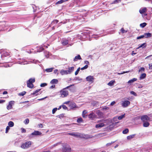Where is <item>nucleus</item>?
Segmentation results:
<instances>
[{
    "label": "nucleus",
    "instance_id": "obj_1",
    "mask_svg": "<svg viewBox=\"0 0 152 152\" xmlns=\"http://www.w3.org/2000/svg\"><path fill=\"white\" fill-rule=\"evenodd\" d=\"M72 85H70L66 87V88H64L63 90L60 91V95L62 97H64L67 96L69 94L68 91L66 90V89L68 88L70 86H72Z\"/></svg>",
    "mask_w": 152,
    "mask_h": 152
},
{
    "label": "nucleus",
    "instance_id": "obj_2",
    "mask_svg": "<svg viewBox=\"0 0 152 152\" xmlns=\"http://www.w3.org/2000/svg\"><path fill=\"white\" fill-rule=\"evenodd\" d=\"M32 143L30 141H27L22 144L21 147L24 149H26L30 147Z\"/></svg>",
    "mask_w": 152,
    "mask_h": 152
},
{
    "label": "nucleus",
    "instance_id": "obj_3",
    "mask_svg": "<svg viewBox=\"0 0 152 152\" xmlns=\"http://www.w3.org/2000/svg\"><path fill=\"white\" fill-rule=\"evenodd\" d=\"M35 79L31 78L27 82V87L32 88H33L34 85L33 83L35 82Z\"/></svg>",
    "mask_w": 152,
    "mask_h": 152
},
{
    "label": "nucleus",
    "instance_id": "obj_4",
    "mask_svg": "<svg viewBox=\"0 0 152 152\" xmlns=\"http://www.w3.org/2000/svg\"><path fill=\"white\" fill-rule=\"evenodd\" d=\"M130 104V102L129 101L125 100L122 102V106L124 107H127Z\"/></svg>",
    "mask_w": 152,
    "mask_h": 152
},
{
    "label": "nucleus",
    "instance_id": "obj_5",
    "mask_svg": "<svg viewBox=\"0 0 152 152\" xmlns=\"http://www.w3.org/2000/svg\"><path fill=\"white\" fill-rule=\"evenodd\" d=\"M141 120L143 122L149 121L150 119V118L147 115H143L140 118Z\"/></svg>",
    "mask_w": 152,
    "mask_h": 152
},
{
    "label": "nucleus",
    "instance_id": "obj_6",
    "mask_svg": "<svg viewBox=\"0 0 152 152\" xmlns=\"http://www.w3.org/2000/svg\"><path fill=\"white\" fill-rule=\"evenodd\" d=\"M15 102L13 101H10L8 105L7 106V108L8 110H10L12 108V106L14 104Z\"/></svg>",
    "mask_w": 152,
    "mask_h": 152
},
{
    "label": "nucleus",
    "instance_id": "obj_7",
    "mask_svg": "<svg viewBox=\"0 0 152 152\" xmlns=\"http://www.w3.org/2000/svg\"><path fill=\"white\" fill-rule=\"evenodd\" d=\"M41 134V133L40 132H39L38 131H35L34 132H32L31 134V135H34V136H36L37 135H39Z\"/></svg>",
    "mask_w": 152,
    "mask_h": 152
},
{
    "label": "nucleus",
    "instance_id": "obj_8",
    "mask_svg": "<svg viewBox=\"0 0 152 152\" xmlns=\"http://www.w3.org/2000/svg\"><path fill=\"white\" fill-rule=\"evenodd\" d=\"M86 80L89 82H93L94 80L93 77V76H89L86 78Z\"/></svg>",
    "mask_w": 152,
    "mask_h": 152
},
{
    "label": "nucleus",
    "instance_id": "obj_9",
    "mask_svg": "<svg viewBox=\"0 0 152 152\" xmlns=\"http://www.w3.org/2000/svg\"><path fill=\"white\" fill-rule=\"evenodd\" d=\"M68 134L72 136H74L75 137H79L80 136V134L78 133H76L75 132H73L71 133H68Z\"/></svg>",
    "mask_w": 152,
    "mask_h": 152
},
{
    "label": "nucleus",
    "instance_id": "obj_10",
    "mask_svg": "<svg viewBox=\"0 0 152 152\" xmlns=\"http://www.w3.org/2000/svg\"><path fill=\"white\" fill-rule=\"evenodd\" d=\"M147 10V8L145 7H144L140 9L139 12L140 14H142L143 13L146 12Z\"/></svg>",
    "mask_w": 152,
    "mask_h": 152
},
{
    "label": "nucleus",
    "instance_id": "obj_11",
    "mask_svg": "<svg viewBox=\"0 0 152 152\" xmlns=\"http://www.w3.org/2000/svg\"><path fill=\"white\" fill-rule=\"evenodd\" d=\"M67 70H65L64 69H62L60 71V73L61 75H67L68 74Z\"/></svg>",
    "mask_w": 152,
    "mask_h": 152
},
{
    "label": "nucleus",
    "instance_id": "obj_12",
    "mask_svg": "<svg viewBox=\"0 0 152 152\" xmlns=\"http://www.w3.org/2000/svg\"><path fill=\"white\" fill-rule=\"evenodd\" d=\"M96 117V115L93 113H90L88 115L89 118L90 119H93L95 118Z\"/></svg>",
    "mask_w": 152,
    "mask_h": 152
},
{
    "label": "nucleus",
    "instance_id": "obj_13",
    "mask_svg": "<svg viewBox=\"0 0 152 152\" xmlns=\"http://www.w3.org/2000/svg\"><path fill=\"white\" fill-rule=\"evenodd\" d=\"M74 67H69L68 68V70L67 71L68 74H70L72 71L74 70Z\"/></svg>",
    "mask_w": 152,
    "mask_h": 152
},
{
    "label": "nucleus",
    "instance_id": "obj_14",
    "mask_svg": "<svg viewBox=\"0 0 152 152\" xmlns=\"http://www.w3.org/2000/svg\"><path fill=\"white\" fill-rule=\"evenodd\" d=\"M104 124L103 123H100L99 124H96V125L95 127L96 128H101V127H103V126H104Z\"/></svg>",
    "mask_w": 152,
    "mask_h": 152
},
{
    "label": "nucleus",
    "instance_id": "obj_15",
    "mask_svg": "<svg viewBox=\"0 0 152 152\" xmlns=\"http://www.w3.org/2000/svg\"><path fill=\"white\" fill-rule=\"evenodd\" d=\"M81 58L79 55H78L77 56H76L74 59V61H77L78 60L81 59Z\"/></svg>",
    "mask_w": 152,
    "mask_h": 152
},
{
    "label": "nucleus",
    "instance_id": "obj_16",
    "mask_svg": "<svg viewBox=\"0 0 152 152\" xmlns=\"http://www.w3.org/2000/svg\"><path fill=\"white\" fill-rule=\"evenodd\" d=\"M58 82V81L56 79H53L50 81V83L52 84H57Z\"/></svg>",
    "mask_w": 152,
    "mask_h": 152
},
{
    "label": "nucleus",
    "instance_id": "obj_17",
    "mask_svg": "<svg viewBox=\"0 0 152 152\" xmlns=\"http://www.w3.org/2000/svg\"><path fill=\"white\" fill-rule=\"evenodd\" d=\"M146 76V74L144 73L142 74L141 75L140 77V79L142 80L143 79L145 78Z\"/></svg>",
    "mask_w": 152,
    "mask_h": 152
},
{
    "label": "nucleus",
    "instance_id": "obj_18",
    "mask_svg": "<svg viewBox=\"0 0 152 152\" xmlns=\"http://www.w3.org/2000/svg\"><path fill=\"white\" fill-rule=\"evenodd\" d=\"M137 80V79L136 78H133L132 79L129 80L128 82V83H133L134 82L136 81Z\"/></svg>",
    "mask_w": 152,
    "mask_h": 152
},
{
    "label": "nucleus",
    "instance_id": "obj_19",
    "mask_svg": "<svg viewBox=\"0 0 152 152\" xmlns=\"http://www.w3.org/2000/svg\"><path fill=\"white\" fill-rule=\"evenodd\" d=\"M135 135V134H133L128 136L127 137V138L128 140H130V139L134 138Z\"/></svg>",
    "mask_w": 152,
    "mask_h": 152
},
{
    "label": "nucleus",
    "instance_id": "obj_20",
    "mask_svg": "<svg viewBox=\"0 0 152 152\" xmlns=\"http://www.w3.org/2000/svg\"><path fill=\"white\" fill-rule=\"evenodd\" d=\"M68 0H61L60 1H59L57 2L56 3V4H61L64 2L66 1H68Z\"/></svg>",
    "mask_w": 152,
    "mask_h": 152
},
{
    "label": "nucleus",
    "instance_id": "obj_21",
    "mask_svg": "<svg viewBox=\"0 0 152 152\" xmlns=\"http://www.w3.org/2000/svg\"><path fill=\"white\" fill-rule=\"evenodd\" d=\"M8 126L10 127H12L14 126V123L12 121H10L8 124Z\"/></svg>",
    "mask_w": 152,
    "mask_h": 152
},
{
    "label": "nucleus",
    "instance_id": "obj_22",
    "mask_svg": "<svg viewBox=\"0 0 152 152\" xmlns=\"http://www.w3.org/2000/svg\"><path fill=\"white\" fill-rule=\"evenodd\" d=\"M61 43L63 45H66L68 44V40H65L62 42Z\"/></svg>",
    "mask_w": 152,
    "mask_h": 152
},
{
    "label": "nucleus",
    "instance_id": "obj_23",
    "mask_svg": "<svg viewBox=\"0 0 152 152\" xmlns=\"http://www.w3.org/2000/svg\"><path fill=\"white\" fill-rule=\"evenodd\" d=\"M62 150L63 152H68V151H69L70 149L69 148H67L66 147H64L63 148Z\"/></svg>",
    "mask_w": 152,
    "mask_h": 152
},
{
    "label": "nucleus",
    "instance_id": "obj_24",
    "mask_svg": "<svg viewBox=\"0 0 152 152\" xmlns=\"http://www.w3.org/2000/svg\"><path fill=\"white\" fill-rule=\"evenodd\" d=\"M115 81H114L112 80L110 81L108 83V85L110 86H112L113 85Z\"/></svg>",
    "mask_w": 152,
    "mask_h": 152
},
{
    "label": "nucleus",
    "instance_id": "obj_25",
    "mask_svg": "<svg viewBox=\"0 0 152 152\" xmlns=\"http://www.w3.org/2000/svg\"><path fill=\"white\" fill-rule=\"evenodd\" d=\"M149 125V123L146 121L144 122V123L143 124V126L145 127H147Z\"/></svg>",
    "mask_w": 152,
    "mask_h": 152
},
{
    "label": "nucleus",
    "instance_id": "obj_26",
    "mask_svg": "<svg viewBox=\"0 0 152 152\" xmlns=\"http://www.w3.org/2000/svg\"><path fill=\"white\" fill-rule=\"evenodd\" d=\"M53 69V68L47 69L45 70V71L47 72H52Z\"/></svg>",
    "mask_w": 152,
    "mask_h": 152
},
{
    "label": "nucleus",
    "instance_id": "obj_27",
    "mask_svg": "<svg viewBox=\"0 0 152 152\" xmlns=\"http://www.w3.org/2000/svg\"><path fill=\"white\" fill-rule=\"evenodd\" d=\"M147 25V23H141L140 25V26L142 28L144 27Z\"/></svg>",
    "mask_w": 152,
    "mask_h": 152
},
{
    "label": "nucleus",
    "instance_id": "obj_28",
    "mask_svg": "<svg viewBox=\"0 0 152 152\" xmlns=\"http://www.w3.org/2000/svg\"><path fill=\"white\" fill-rule=\"evenodd\" d=\"M40 90V89H38L35 91L32 94V95H34L36 94V95H37L38 94H37L38 92H39Z\"/></svg>",
    "mask_w": 152,
    "mask_h": 152
},
{
    "label": "nucleus",
    "instance_id": "obj_29",
    "mask_svg": "<svg viewBox=\"0 0 152 152\" xmlns=\"http://www.w3.org/2000/svg\"><path fill=\"white\" fill-rule=\"evenodd\" d=\"M124 117H125V114H124L123 115H122L121 116H119L118 117V119L119 120H121Z\"/></svg>",
    "mask_w": 152,
    "mask_h": 152
},
{
    "label": "nucleus",
    "instance_id": "obj_30",
    "mask_svg": "<svg viewBox=\"0 0 152 152\" xmlns=\"http://www.w3.org/2000/svg\"><path fill=\"white\" fill-rule=\"evenodd\" d=\"M145 36H146V37H150L151 36V34L150 33H145L144 34Z\"/></svg>",
    "mask_w": 152,
    "mask_h": 152
},
{
    "label": "nucleus",
    "instance_id": "obj_31",
    "mask_svg": "<svg viewBox=\"0 0 152 152\" xmlns=\"http://www.w3.org/2000/svg\"><path fill=\"white\" fill-rule=\"evenodd\" d=\"M129 132V130L127 129H126L123 131V133L124 134H126L127 133Z\"/></svg>",
    "mask_w": 152,
    "mask_h": 152
},
{
    "label": "nucleus",
    "instance_id": "obj_32",
    "mask_svg": "<svg viewBox=\"0 0 152 152\" xmlns=\"http://www.w3.org/2000/svg\"><path fill=\"white\" fill-rule=\"evenodd\" d=\"M29 122V120L28 119H26L24 121V123L26 124H28Z\"/></svg>",
    "mask_w": 152,
    "mask_h": 152
},
{
    "label": "nucleus",
    "instance_id": "obj_33",
    "mask_svg": "<svg viewBox=\"0 0 152 152\" xmlns=\"http://www.w3.org/2000/svg\"><path fill=\"white\" fill-rule=\"evenodd\" d=\"M114 142H115L113 141V142H111L110 143H108L106 144V146L107 147L111 145L112 144L114 143Z\"/></svg>",
    "mask_w": 152,
    "mask_h": 152
},
{
    "label": "nucleus",
    "instance_id": "obj_34",
    "mask_svg": "<svg viewBox=\"0 0 152 152\" xmlns=\"http://www.w3.org/2000/svg\"><path fill=\"white\" fill-rule=\"evenodd\" d=\"M88 66L87 65H85L84 67L81 68V69H80L81 70H84L85 69H86L88 68Z\"/></svg>",
    "mask_w": 152,
    "mask_h": 152
},
{
    "label": "nucleus",
    "instance_id": "obj_35",
    "mask_svg": "<svg viewBox=\"0 0 152 152\" xmlns=\"http://www.w3.org/2000/svg\"><path fill=\"white\" fill-rule=\"evenodd\" d=\"M10 127H9L8 126H7V127L6 129V132H5V133H7L8 132L9 130L10 129Z\"/></svg>",
    "mask_w": 152,
    "mask_h": 152
},
{
    "label": "nucleus",
    "instance_id": "obj_36",
    "mask_svg": "<svg viewBox=\"0 0 152 152\" xmlns=\"http://www.w3.org/2000/svg\"><path fill=\"white\" fill-rule=\"evenodd\" d=\"M80 69V67L78 68L77 71L75 72V75H77L78 74L79 72V71Z\"/></svg>",
    "mask_w": 152,
    "mask_h": 152
},
{
    "label": "nucleus",
    "instance_id": "obj_37",
    "mask_svg": "<svg viewBox=\"0 0 152 152\" xmlns=\"http://www.w3.org/2000/svg\"><path fill=\"white\" fill-rule=\"evenodd\" d=\"M26 92L25 91H23L19 93V95L20 96H23L26 94Z\"/></svg>",
    "mask_w": 152,
    "mask_h": 152
},
{
    "label": "nucleus",
    "instance_id": "obj_38",
    "mask_svg": "<svg viewBox=\"0 0 152 152\" xmlns=\"http://www.w3.org/2000/svg\"><path fill=\"white\" fill-rule=\"evenodd\" d=\"M145 43H143L142 44V45H140V46H139L137 48V49H139V48H141V47H142V48H143V47L144 46V45H145Z\"/></svg>",
    "mask_w": 152,
    "mask_h": 152
},
{
    "label": "nucleus",
    "instance_id": "obj_39",
    "mask_svg": "<svg viewBox=\"0 0 152 152\" xmlns=\"http://www.w3.org/2000/svg\"><path fill=\"white\" fill-rule=\"evenodd\" d=\"M121 31L123 33L127 32V31L124 30L123 28H122L121 29Z\"/></svg>",
    "mask_w": 152,
    "mask_h": 152
},
{
    "label": "nucleus",
    "instance_id": "obj_40",
    "mask_svg": "<svg viewBox=\"0 0 152 152\" xmlns=\"http://www.w3.org/2000/svg\"><path fill=\"white\" fill-rule=\"evenodd\" d=\"M57 108H55L53 109L52 110V113L53 114H54L55 113V112L57 111Z\"/></svg>",
    "mask_w": 152,
    "mask_h": 152
},
{
    "label": "nucleus",
    "instance_id": "obj_41",
    "mask_svg": "<svg viewBox=\"0 0 152 152\" xmlns=\"http://www.w3.org/2000/svg\"><path fill=\"white\" fill-rule=\"evenodd\" d=\"M109 109V108L107 106H104L102 108L103 110H107Z\"/></svg>",
    "mask_w": 152,
    "mask_h": 152
},
{
    "label": "nucleus",
    "instance_id": "obj_42",
    "mask_svg": "<svg viewBox=\"0 0 152 152\" xmlns=\"http://www.w3.org/2000/svg\"><path fill=\"white\" fill-rule=\"evenodd\" d=\"M87 113L86 110H84L83 112V117H85V114Z\"/></svg>",
    "mask_w": 152,
    "mask_h": 152
},
{
    "label": "nucleus",
    "instance_id": "obj_43",
    "mask_svg": "<svg viewBox=\"0 0 152 152\" xmlns=\"http://www.w3.org/2000/svg\"><path fill=\"white\" fill-rule=\"evenodd\" d=\"M47 85L46 83H42L40 85V86L41 87H44L46 86Z\"/></svg>",
    "mask_w": 152,
    "mask_h": 152
},
{
    "label": "nucleus",
    "instance_id": "obj_44",
    "mask_svg": "<svg viewBox=\"0 0 152 152\" xmlns=\"http://www.w3.org/2000/svg\"><path fill=\"white\" fill-rule=\"evenodd\" d=\"M82 119L81 118H79L77 120V122L78 123H80L82 121Z\"/></svg>",
    "mask_w": 152,
    "mask_h": 152
},
{
    "label": "nucleus",
    "instance_id": "obj_45",
    "mask_svg": "<svg viewBox=\"0 0 152 152\" xmlns=\"http://www.w3.org/2000/svg\"><path fill=\"white\" fill-rule=\"evenodd\" d=\"M21 130L22 133H25L26 132V130L23 128L21 129Z\"/></svg>",
    "mask_w": 152,
    "mask_h": 152
},
{
    "label": "nucleus",
    "instance_id": "obj_46",
    "mask_svg": "<svg viewBox=\"0 0 152 152\" xmlns=\"http://www.w3.org/2000/svg\"><path fill=\"white\" fill-rule=\"evenodd\" d=\"M144 70H145L144 68L143 67H141L140 69L139 70V72H140L141 71V72H142V71L144 72Z\"/></svg>",
    "mask_w": 152,
    "mask_h": 152
},
{
    "label": "nucleus",
    "instance_id": "obj_47",
    "mask_svg": "<svg viewBox=\"0 0 152 152\" xmlns=\"http://www.w3.org/2000/svg\"><path fill=\"white\" fill-rule=\"evenodd\" d=\"M64 115L63 114H60L59 115V118H62L64 117Z\"/></svg>",
    "mask_w": 152,
    "mask_h": 152
},
{
    "label": "nucleus",
    "instance_id": "obj_48",
    "mask_svg": "<svg viewBox=\"0 0 152 152\" xmlns=\"http://www.w3.org/2000/svg\"><path fill=\"white\" fill-rule=\"evenodd\" d=\"M130 93L131 94L133 95L134 96H137V95L136 94L135 92H134L133 91H131L130 92Z\"/></svg>",
    "mask_w": 152,
    "mask_h": 152
},
{
    "label": "nucleus",
    "instance_id": "obj_49",
    "mask_svg": "<svg viewBox=\"0 0 152 152\" xmlns=\"http://www.w3.org/2000/svg\"><path fill=\"white\" fill-rule=\"evenodd\" d=\"M62 108L65 110H66L67 109V107L65 105H62Z\"/></svg>",
    "mask_w": 152,
    "mask_h": 152
},
{
    "label": "nucleus",
    "instance_id": "obj_50",
    "mask_svg": "<svg viewBox=\"0 0 152 152\" xmlns=\"http://www.w3.org/2000/svg\"><path fill=\"white\" fill-rule=\"evenodd\" d=\"M144 36H145L144 35H142V36L138 37H137V39H140L143 38L144 37Z\"/></svg>",
    "mask_w": 152,
    "mask_h": 152
},
{
    "label": "nucleus",
    "instance_id": "obj_51",
    "mask_svg": "<svg viewBox=\"0 0 152 152\" xmlns=\"http://www.w3.org/2000/svg\"><path fill=\"white\" fill-rule=\"evenodd\" d=\"M121 0H115L114 1V2L113 3L114 4H115L116 3H118L121 1Z\"/></svg>",
    "mask_w": 152,
    "mask_h": 152
},
{
    "label": "nucleus",
    "instance_id": "obj_52",
    "mask_svg": "<svg viewBox=\"0 0 152 152\" xmlns=\"http://www.w3.org/2000/svg\"><path fill=\"white\" fill-rule=\"evenodd\" d=\"M128 72H129V71L123 72L121 73H118V75H121V74H124V73H128Z\"/></svg>",
    "mask_w": 152,
    "mask_h": 152
},
{
    "label": "nucleus",
    "instance_id": "obj_53",
    "mask_svg": "<svg viewBox=\"0 0 152 152\" xmlns=\"http://www.w3.org/2000/svg\"><path fill=\"white\" fill-rule=\"evenodd\" d=\"M58 20H53V21L52 23H58Z\"/></svg>",
    "mask_w": 152,
    "mask_h": 152
},
{
    "label": "nucleus",
    "instance_id": "obj_54",
    "mask_svg": "<svg viewBox=\"0 0 152 152\" xmlns=\"http://www.w3.org/2000/svg\"><path fill=\"white\" fill-rule=\"evenodd\" d=\"M149 69H152V63L149 64Z\"/></svg>",
    "mask_w": 152,
    "mask_h": 152
},
{
    "label": "nucleus",
    "instance_id": "obj_55",
    "mask_svg": "<svg viewBox=\"0 0 152 152\" xmlns=\"http://www.w3.org/2000/svg\"><path fill=\"white\" fill-rule=\"evenodd\" d=\"M115 103V101H113L110 104V105L111 106H113L114 105Z\"/></svg>",
    "mask_w": 152,
    "mask_h": 152
},
{
    "label": "nucleus",
    "instance_id": "obj_56",
    "mask_svg": "<svg viewBox=\"0 0 152 152\" xmlns=\"http://www.w3.org/2000/svg\"><path fill=\"white\" fill-rule=\"evenodd\" d=\"M96 113L98 115H101V113L100 112V111L98 110V111H97Z\"/></svg>",
    "mask_w": 152,
    "mask_h": 152
},
{
    "label": "nucleus",
    "instance_id": "obj_57",
    "mask_svg": "<svg viewBox=\"0 0 152 152\" xmlns=\"http://www.w3.org/2000/svg\"><path fill=\"white\" fill-rule=\"evenodd\" d=\"M38 126L39 128H42L43 127L42 125L41 124H39Z\"/></svg>",
    "mask_w": 152,
    "mask_h": 152
},
{
    "label": "nucleus",
    "instance_id": "obj_58",
    "mask_svg": "<svg viewBox=\"0 0 152 152\" xmlns=\"http://www.w3.org/2000/svg\"><path fill=\"white\" fill-rule=\"evenodd\" d=\"M73 108H74L76 107V105L75 104H72V105L71 106Z\"/></svg>",
    "mask_w": 152,
    "mask_h": 152
},
{
    "label": "nucleus",
    "instance_id": "obj_59",
    "mask_svg": "<svg viewBox=\"0 0 152 152\" xmlns=\"http://www.w3.org/2000/svg\"><path fill=\"white\" fill-rule=\"evenodd\" d=\"M47 97L46 96V97H45L44 98H42V99H38V100H43V99H45V98H46Z\"/></svg>",
    "mask_w": 152,
    "mask_h": 152
},
{
    "label": "nucleus",
    "instance_id": "obj_60",
    "mask_svg": "<svg viewBox=\"0 0 152 152\" xmlns=\"http://www.w3.org/2000/svg\"><path fill=\"white\" fill-rule=\"evenodd\" d=\"M85 64H86V65L89 64V62L88 61H85Z\"/></svg>",
    "mask_w": 152,
    "mask_h": 152
},
{
    "label": "nucleus",
    "instance_id": "obj_61",
    "mask_svg": "<svg viewBox=\"0 0 152 152\" xmlns=\"http://www.w3.org/2000/svg\"><path fill=\"white\" fill-rule=\"evenodd\" d=\"M55 86L54 85H52L50 87V88H54Z\"/></svg>",
    "mask_w": 152,
    "mask_h": 152
},
{
    "label": "nucleus",
    "instance_id": "obj_62",
    "mask_svg": "<svg viewBox=\"0 0 152 152\" xmlns=\"http://www.w3.org/2000/svg\"><path fill=\"white\" fill-rule=\"evenodd\" d=\"M69 101H67L64 102V104H68L69 103Z\"/></svg>",
    "mask_w": 152,
    "mask_h": 152
},
{
    "label": "nucleus",
    "instance_id": "obj_63",
    "mask_svg": "<svg viewBox=\"0 0 152 152\" xmlns=\"http://www.w3.org/2000/svg\"><path fill=\"white\" fill-rule=\"evenodd\" d=\"M5 102V100H0V103H3Z\"/></svg>",
    "mask_w": 152,
    "mask_h": 152
},
{
    "label": "nucleus",
    "instance_id": "obj_64",
    "mask_svg": "<svg viewBox=\"0 0 152 152\" xmlns=\"http://www.w3.org/2000/svg\"><path fill=\"white\" fill-rule=\"evenodd\" d=\"M58 71V70L57 69L55 70L54 71V73L56 74V73H57Z\"/></svg>",
    "mask_w": 152,
    "mask_h": 152
}]
</instances>
